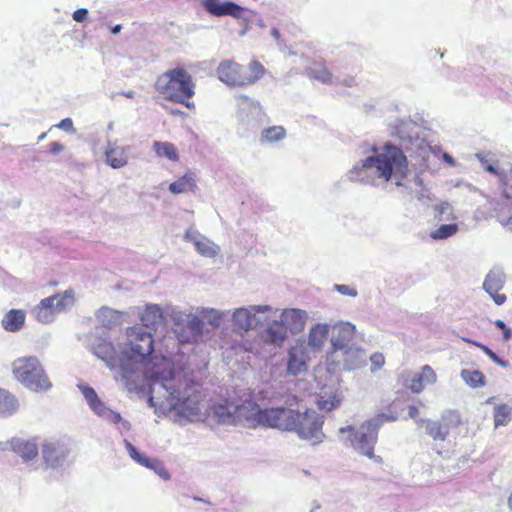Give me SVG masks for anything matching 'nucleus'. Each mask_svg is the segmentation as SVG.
Segmentation results:
<instances>
[{
	"label": "nucleus",
	"mask_w": 512,
	"mask_h": 512,
	"mask_svg": "<svg viewBox=\"0 0 512 512\" xmlns=\"http://www.w3.org/2000/svg\"><path fill=\"white\" fill-rule=\"evenodd\" d=\"M202 6L206 12L216 17L231 16L236 19H241L245 14L243 7L231 1L202 0Z\"/></svg>",
	"instance_id": "16"
},
{
	"label": "nucleus",
	"mask_w": 512,
	"mask_h": 512,
	"mask_svg": "<svg viewBox=\"0 0 512 512\" xmlns=\"http://www.w3.org/2000/svg\"><path fill=\"white\" fill-rule=\"evenodd\" d=\"M273 34H274L275 36H278V31H277V30H274V31H273Z\"/></svg>",
	"instance_id": "59"
},
{
	"label": "nucleus",
	"mask_w": 512,
	"mask_h": 512,
	"mask_svg": "<svg viewBox=\"0 0 512 512\" xmlns=\"http://www.w3.org/2000/svg\"><path fill=\"white\" fill-rule=\"evenodd\" d=\"M444 158L446 159V161H448L449 163L453 164V158L450 155L445 154Z\"/></svg>",
	"instance_id": "54"
},
{
	"label": "nucleus",
	"mask_w": 512,
	"mask_h": 512,
	"mask_svg": "<svg viewBox=\"0 0 512 512\" xmlns=\"http://www.w3.org/2000/svg\"><path fill=\"white\" fill-rule=\"evenodd\" d=\"M509 231L512 232V215L506 220V222L503 224Z\"/></svg>",
	"instance_id": "51"
},
{
	"label": "nucleus",
	"mask_w": 512,
	"mask_h": 512,
	"mask_svg": "<svg viewBox=\"0 0 512 512\" xmlns=\"http://www.w3.org/2000/svg\"><path fill=\"white\" fill-rule=\"evenodd\" d=\"M145 377L150 382H160L161 385L169 390L170 387L164 383L170 381L174 377V362L168 356H155L148 363L145 370Z\"/></svg>",
	"instance_id": "12"
},
{
	"label": "nucleus",
	"mask_w": 512,
	"mask_h": 512,
	"mask_svg": "<svg viewBox=\"0 0 512 512\" xmlns=\"http://www.w3.org/2000/svg\"><path fill=\"white\" fill-rule=\"evenodd\" d=\"M185 238H186L187 240H189V241H191V240H192L191 235H190L189 233H186Z\"/></svg>",
	"instance_id": "58"
},
{
	"label": "nucleus",
	"mask_w": 512,
	"mask_h": 512,
	"mask_svg": "<svg viewBox=\"0 0 512 512\" xmlns=\"http://www.w3.org/2000/svg\"><path fill=\"white\" fill-rule=\"evenodd\" d=\"M67 448L58 440H46L42 444V457L47 467L60 466L67 457Z\"/></svg>",
	"instance_id": "18"
},
{
	"label": "nucleus",
	"mask_w": 512,
	"mask_h": 512,
	"mask_svg": "<svg viewBox=\"0 0 512 512\" xmlns=\"http://www.w3.org/2000/svg\"><path fill=\"white\" fill-rule=\"evenodd\" d=\"M486 170H487L488 172H491V173H496V170H495V168H494L492 165H488V166L486 167Z\"/></svg>",
	"instance_id": "53"
},
{
	"label": "nucleus",
	"mask_w": 512,
	"mask_h": 512,
	"mask_svg": "<svg viewBox=\"0 0 512 512\" xmlns=\"http://www.w3.org/2000/svg\"><path fill=\"white\" fill-rule=\"evenodd\" d=\"M463 340L468 344H471V345H474V346L480 348L494 363L498 364L499 366L504 367V368L509 366L508 361L503 360L500 357H498V355L494 351H492L488 346H486L482 343H478L474 340L467 339V338H463Z\"/></svg>",
	"instance_id": "40"
},
{
	"label": "nucleus",
	"mask_w": 512,
	"mask_h": 512,
	"mask_svg": "<svg viewBox=\"0 0 512 512\" xmlns=\"http://www.w3.org/2000/svg\"><path fill=\"white\" fill-rule=\"evenodd\" d=\"M436 379L434 370L429 365H424L421 372L413 375L408 387L414 393H420L427 384L435 383Z\"/></svg>",
	"instance_id": "24"
},
{
	"label": "nucleus",
	"mask_w": 512,
	"mask_h": 512,
	"mask_svg": "<svg viewBox=\"0 0 512 512\" xmlns=\"http://www.w3.org/2000/svg\"><path fill=\"white\" fill-rule=\"evenodd\" d=\"M131 456L143 466L154 469L165 478L168 477V472L166 471V469L163 467L162 463L159 460L141 456L133 447H131Z\"/></svg>",
	"instance_id": "34"
},
{
	"label": "nucleus",
	"mask_w": 512,
	"mask_h": 512,
	"mask_svg": "<svg viewBox=\"0 0 512 512\" xmlns=\"http://www.w3.org/2000/svg\"><path fill=\"white\" fill-rule=\"evenodd\" d=\"M283 316H284L285 320L296 319V318L297 319H301L302 318L301 312L299 310H296V309H292L290 311L284 312Z\"/></svg>",
	"instance_id": "49"
},
{
	"label": "nucleus",
	"mask_w": 512,
	"mask_h": 512,
	"mask_svg": "<svg viewBox=\"0 0 512 512\" xmlns=\"http://www.w3.org/2000/svg\"><path fill=\"white\" fill-rule=\"evenodd\" d=\"M329 334L328 324H316L309 333L308 343L311 347L320 349L327 340Z\"/></svg>",
	"instance_id": "31"
},
{
	"label": "nucleus",
	"mask_w": 512,
	"mask_h": 512,
	"mask_svg": "<svg viewBox=\"0 0 512 512\" xmlns=\"http://www.w3.org/2000/svg\"><path fill=\"white\" fill-rule=\"evenodd\" d=\"M460 424L459 416L450 413L443 416L439 421H428L426 430L434 440L444 441Z\"/></svg>",
	"instance_id": "14"
},
{
	"label": "nucleus",
	"mask_w": 512,
	"mask_h": 512,
	"mask_svg": "<svg viewBox=\"0 0 512 512\" xmlns=\"http://www.w3.org/2000/svg\"><path fill=\"white\" fill-rule=\"evenodd\" d=\"M79 389L81 390L90 408L95 413H97L102 408L104 403L99 399L96 391L92 387L87 385H79Z\"/></svg>",
	"instance_id": "37"
},
{
	"label": "nucleus",
	"mask_w": 512,
	"mask_h": 512,
	"mask_svg": "<svg viewBox=\"0 0 512 512\" xmlns=\"http://www.w3.org/2000/svg\"><path fill=\"white\" fill-rule=\"evenodd\" d=\"M342 402V394L334 385H324L316 395V405L319 410L330 412Z\"/></svg>",
	"instance_id": "19"
},
{
	"label": "nucleus",
	"mask_w": 512,
	"mask_h": 512,
	"mask_svg": "<svg viewBox=\"0 0 512 512\" xmlns=\"http://www.w3.org/2000/svg\"><path fill=\"white\" fill-rule=\"evenodd\" d=\"M494 324L503 331V340L509 341L512 337L511 329L502 320H496Z\"/></svg>",
	"instance_id": "45"
},
{
	"label": "nucleus",
	"mask_w": 512,
	"mask_h": 512,
	"mask_svg": "<svg viewBox=\"0 0 512 512\" xmlns=\"http://www.w3.org/2000/svg\"><path fill=\"white\" fill-rule=\"evenodd\" d=\"M461 378L471 388L483 387L486 384L485 375L479 370L463 369Z\"/></svg>",
	"instance_id": "35"
},
{
	"label": "nucleus",
	"mask_w": 512,
	"mask_h": 512,
	"mask_svg": "<svg viewBox=\"0 0 512 512\" xmlns=\"http://www.w3.org/2000/svg\"><path fill=\"white\" fill-rule=\"evenodd\" d=\"M286 136V131L282 126H272L263 130L261 142L272 143L282 140Z\"/></svg>",
	"instance_id": "38"
},
{
	"label": "nucleus",
	"mask_w": 512,
	"mask_h": 512,
	"mask_svg": "<svg viewBox=\"0 0 512 512\" xmlns=\"http://www.w3.org/2000/svg\"><path fill=\"white\" fill-rule=\"evenodd\" d=\"M355 326L351 323H339L333 326L331 344L332 349L328 354V359L338 356L339 350L352 346L351 343L355 337Z\"/></svg>",
	"instance_id": "13"
},
{
	"label": "nucleus",
	"mask_w": 512,
	"mask_h": 512,
	"mask_svg": "<svg viewBox=\"0 0 512 512\" xmlns=\"http://www.w3.org/2000/svg\"><path fill=\"white\" fill-rule=\"evenodd\" d=\"M19 407L18 400L8 390L0 388V416L6 417L14 414Z\"/></svg>",
	"instance_id": "30"
},
{
	"label": "nucleus",
	"mask_w": 512,
	"mask_h": 512,
	"mask_svg": "<svg viewBox=\"0 0 512 512\" xmlns=\"http://www.w3.org/2000/svg\"><path fill=\"white\" fill-rule=\"evenodd\" d=\"M295 428L292 431L296 432L303 439H320L322 435V425L324 423L323 417L313 409H307L304 413L297 411L295 418Z\"/></svg>",
	"instance_id": "11"
},
{
	"label": "nucleus",
	"mask_w": 512,
	"mask_h": 512,
	"mask_svg": "<svg viewBox=\"0 0 512 512\" xmlns=\"http://www.w3.org/2000/svg\"><path fill=\"white\" fill-rule=\"evenodd\" d=\"M203 322L197 316L183 314L174 317L173 331L182 344L196 342L202 335Z\"/></svg>",
	"instance_id": "10"
},
{
	"label": "nucleus",
	"mask_w": 512,
	"mask_h": 512,
	"mask_svg": "<svg viewBox=\"0 0 512 512\" xmlns=\"http://www.w3.org/2000/svg\"><path fill=\"white\" fill-rule=\"evenodd\" d=\"M505 281V274L500 270H491L485 277L483 289L491 296L496 305H502L507 300L506 295L500 293Z\"/></svg>",
	"instance_id": "17"
},
{
	"label": "nucleus",
	"mask_w": 512,
	"mask_h": 512,
	"mask_svg": "<svg viewBox=\"0 0 512 512\" xmlns=\"http://www.w3.org/2000/svg\"><path fill=\"white\" fill-rule=\"evenodd\" d=\"M408 414L411 418H416L419 414V410L415 405H410L408 408Z\"/></svg>",
	"instance_id": "50"
},
{
	"label": "nucleus",
	"mask_w": 512,
	"mask_h": 512,
	"mask_svg": "<svg viewBox=\"0 0 512 512\" xmlns=\"http://www.w3.org/2000/svg\"><path fill=\"white\" fill-rule=\"evenodd\" d=\"M493 417L495 427L506 426L512 418V407L506 403L495 405Z\"/></svg>",
	"instance_id": "33"
},
{
	"label": "nucleus",
	"mask_w": 512,
	"mask_h": 512,
	"mask_svg": "<svg viewBox=\"0 0 512 512\" xmlns=\"http://www.w3.org/2000/svg\"><path fill=\"white\" fill-rule=\"evenodd\" d=\"M334 288H335V290H337L340 294H342L344 296L356 297L358 294L357 289L352 286H349V285L336 284L334 286Z\"/></svg>",
	"instance_id": "44"
},
{
	"label": "nucleus",
	"mask_w": 512,
	"mask_h": 512,
	"mask_svg": "<svg viewBox=\"0 0 512 512\" xmlns=\"http://www.w3.org/2000/svg\"><path fill=\"white\" fill-rule=\"evenodd\" d=\"M306 72L310 78L322 83H330L332 81L333 75L323 60L314 62L313 66L307 68Z\"/></svg>",
	"instance_id": "32"
},
{
	"label": "nucleus",
	"mask_w": 512,
	"mask_h": 512,
	"mask_svg": "<svg viewBox=\"0 0 512 512\" xmlns=\"http://www.w3.org/2000/svg\"><path fill=\"white\" fill-rule=\"evenodd\" d=\"M195 82L192 75L183 67L169 69L158 76L155 82L156 91L167 101L184 105L192 110L195 95Z\"/></svg>",
	"instance_id": "1"
},
{
	"label": "nucleus",
	"mask_w": 512,
	"mask_h": 512,
	"mask_svg": "<svg viewBox=\"0 0 512 512\" xmlns=\"http://www.w3.org/2000/svg\"><path fill=\"white\" fill-rule=\"evenodd\" d=\"M130 146H120L116 143H109L106 151V163L114 168L119 169L128 163Z\"/></svg>",
	"instance_id": "21"
},
{
	"label": "nucleus",
	"mask_w": 512,
	"mask_h": 512,
	"mask_svg": "<svg viewBox=\"0 0 512 512\" xmlns=\"http://www.w3.org/2000/svg\"><path fill=\"white\" fill-rule=\"evenodd\" d=\"M266 73L265 67L258 60H251L244 66L233 59L220 61L216 68L217 78L230 87H246L255 84Z\"/></svg>",
	"instance_id": "3"
},
{
	"label": "nucleus",
	"mask_w": 512,
	"mask_h": 512,
	"mask_svg": "<svg viewBox=\"0 0 512 512\" xmlns=\"http://www.w3.org/2000/svg\"><path fill=\"white\" fill-rule=\"evenodd\" d=\"M287 336V328L282 321H273L264 331L263 339L266 343L276 346L282 345Z\"/></svg>",
	"instance_id": "25"
},
{
	"label": "nucleus",
	"mask_w": 512,
	"mask_h": 512,
	"mask_svg": "<svg viewBox=\"0 0 512 512\" xmlns=\"http://www.w3.org/2000/svg\"><path fill=\"white\" fill-rule=\"evenodd\" d=\"M73 290H66L42 299L33 309L34 317L41 323H50L59 313L66 311L74 304Z\"/></svg>",
	"instance_id": "9"
},
{
	"label": "nucleus",
	"mask_w": 512,
	"mask_h": 512,
	"mask_svg": "<svg viewBox=\"0 0 512 512\" xmlns=\"http://www.w3.org/2000/svg\"><path fill=\"white\" fill-rule=\"evenodd\" d=\"M95 354L102 359L111 369L118 366L119 355L114 346L109 342H102L95 348Z\"/></svg>",
	"instance_id": "29"
},
{
	"label": "nucleus",
	"mask_w": 512,
	"mask_h": 512,
	"mask_svg": "<svg viewBox=\"0 0 512 512\" xmlns=\"http://www.w3.org/2000/svg\"><path fill=\"white\" fill-rule=\"evenodd\" d=\"M140 320L143 326L156 331L157 327L164 321L163 311L158 305H146L140 315Z\"/></svg>",
	"instance_id": "23"
},
{
	"label": "nucleus",
	"mask_w": 512,
	"mask_h": 512,
	"mask_svg": "<svg viewBox=\"0 0 512 512\" xmlns=\"http://www.w3.org/2000/svg\"><path fill=\"white\" fill-rule=\"evenodd\" d=\"M307 369L306 362L298 359L295 351L291 350L289 352V360H288V371L292 375H297Z\"/></svg>",
	"instance_id": "41"
},
{
	"label": "nucleus",
	"mask_w": 512,
	"mask_h": 512,
	"mask_svg": "<svg viewBox=\"0 0 512 512\" xmlns=\"http://www.w3.org/2000/svg\"><path fill=\"white\" fill-rule=\"evenodd\" d=\"M167 392L171 406L179 414L191 420L199 416L200 403L203 399L199 384L186 382L182 389L170 387Z\"/></svg>",
	"instance_id": "5"
},
{
	"label": "nucleus",
	"mask_w": 512,
	"mask_h": 512,
	"mask_svg": "<svg viewBox=\"0 0 512 512\" xmlns=\"http://www.w3.org/2000/svg\"><path fill=\"white\" fill-rule=\"evenodd\" d=\"M172 194L195 192L197 189L196 177L193 172H187L169 185Z\"/></svg>",
	"instance_id": "27"
},
{
	"label": "nucleus",
	"mask_w": 512,
	"mask_h": 512,
	"mask_svg": "<svg viewBox=\"0 0 512 512\" xmlns=\"http://www.w3.org/2000/svg\"><path fill=\"white\" fill-rule=\"evenodd\" d=\"M45 135H46V134H45V133H43V134L39 137V139H43V138H45Z\"/></svg>",
	"instance_id": "60"
},
{
	"label": "nucleus",
	"mask_w": 512,
	"mask_h": 512,
	"mask_svg": "<svg viewBox=\"0 0 512 512\" xmlns=\"http://www.w3.org/2000/svg\"><path fill=\"white\" fill-rule=\"evenodd\" d=\"M56 127L63 129L65 131H71L73 130V122L70 118H65L61 120L60 123L56 125Z\"/></svg>",
	"instance_id": "47"
},
{
	"label": "nucleus",
	"mask_w": 512,
	"mask_h": 512,
	"mask_svg": "<svg viewBox=\"0 0 512 512\" xmlns=\"http://www.w3.org/2000/svg\"><path fill=\"white\" fill-rule=\"evenodd\" d=\"M124 352L137 361H143L154 352V339L150 332L140 326L126 328Z\"/></svg>",
	"instance_id": "8"
},
{
	"label": "nucleus",
	"mask_w": 512,
	"mask_h": 512,
	"mask_svg": "<svg viewBox=\"0 0 512 512\" xmlns=\"http://www.w3.org/2000/svg\"><path fill=\"white\" fill-rule=\"evenodd\" d=\"M245 410H246V408H245V407H240V406H239V407H237V411H238V413H239L240 415L244 414V411H245Z\"/></svg>",
	"instance_id": "55"
},
{
	"label": "nucleus",
	"mask_w": 512,
	"mask_h": 512,
	"mask_svg": "<svg viewBox=\"0 0 512 512\" xmlns=\"http://www.w3.org/2000/svg\"><path fill=\"white\" fill-rule=\"evenodd\" d=\"M270 307L267 305L252 306L251 310L247 308H238L233 313L232 322L233 329L236 332H247L257 324L255 313L269 311Z\"/></svg>",
	"instance_id": "15"
},
{
	"label": "nucleus",
	"mask_w": 512,
	"mask_h": 512,
	"mask_svg": "<svg viewBox=\"0 0 512 512\" xmlns=\"http://www.w3.org/2000/svg\"><path fill=\"white\" fill-rule=\"evenodd\" d=\"M121 28H122V27H121V25H116V26H114V27L112 28V33H113V34H117V33H119V32H120V30H121Z\"/></svg>",
	"instance_id": "52"
},
{
	"label": "nucleus",
	"mask_w": 512,
	"mask_h": 512,
	"mask_svg": "<svg viewBox=\"0 0 512 512\" xmlns=\"http://www.w3.org/2000/svg\"><path fill=\"white\" fill-rule=\"evenodd\" d=\"M152 150L158 158L167 159L173 163H177L180 160L178 148L171 142L154 141L152 144Z\"/></svg>",
	"instance_id": "26"
},
{
	"label": "nucleus",
	"mask_w": 512,
	"mask_h": 512,
	"mask_svg": "<svg viewBox=\"0 0 512 512\" xmlns=\"http://www.w3.org/2000/svg\"><path fill=\"white\" fill-rule=\"evenodd\" d=\"M297 411L285 408H265L258 409L253 416V419H247L248 427L265 426L270 428H277L284 431H292L295 428V418Z\"/></svg>",
	"instance_id": "6"
},
{
	"label": "nucleus",
	"mask_w": 512,
	"mask_h": 512,
	"mask_svg": "<svg viewBox=\"0 0 512 512\" xmlns=\"http://www.w3.org/2000/svg\"><path fill=\"white\" fill-rule=\"evenodd\" d=\"M26 319V313L22 309H11L3 317L1 323L4 330L17 332L22 329Z\"/></svg>",
	"instance_id": "28"
},
{
	"label": "nucleus",
	"mask_w": 512,
	"mask_h": 512,
	"mask_svg": "<svg viewBox=\"0 0 512 512\" xmlns=\"http://www.w3.org/2000/svg\"><path fill=\"white\" fill-rule=\"evenodd\" d=\"M494 399H495L494 397H489V398L486 400V403H487V404H491V403H493V402H494Z\"/></svg>",
	"instance_id": "57"
},
{
	"label": "nucleus",
	"mask_w": 512,
	"mask_h": 512,
	"mask_svg": "<svg viewBox=\"0 0 512 512\" xmlns=\"http://www.w3.org/2000/svg\"><path fill=\"white\" fill-rule=\"evenodd\" d=\"M332 364L342 365L345 370L357 368L363 362V351L349 346L339 350L338 356L328 359Z\"/></svg>",
	"instance_id": "20"
},
{
	"label": "nucleus",
	"mask_w": 512,
	"mask_h": 512,
	"mask_svg": "<svg viewBox=\"0 0 512 512\" xmlns=\"http://www.w3.org/2000/svg\"><path fill=\"white\" fill-rule=\"evenodd\" d=\"M508 506L512 510V494L508 498Z\"/></svg>",
	"instance_id": "56"
},
{
	"label": "nucleus",
	"mask_w": 512,
	"mask_h": 512,
	"mask_svg": "<svg viewBox=\"0 0 512 512\" xmlns=\"http://www.w3.org/2000/svg\"><path fill=\"white\" fill-rule=\"evenodd\" d=\"M381 421L369 420L363 423L359 431H355L352 426H346L340 429L341 433L350 432L354 433L352 445L361 454L373 459L376 463H382V458L374 454V446L378 439V430Z\"/></svg>",
	"instance_id": "7"
},
{
	"label": "nucleus",
	"mask_w": 512,
	"mask_h": 512,
	"mask_svg": "<svg viewBox=\"0 0 512 512\" xmlns=\"http://www.w3.org/2000/svg\"><path fill=\"white\" fill-rule=\"evenodd\" d=\"M372 371L381 369L385 364V357L382 353L376 352L370 357Z\"/></svg>",
	"instance_id": "43"
},
{
	"label": "nucleus",
	"mask_w": 512,
	"mask_h": 512,
	"mask_svg": "<svg viewBox=\"0 0 512 512\" xmlns=\"http://www.w3.org/2000/svg\"><path fill=\"white\" fill-rule=\"evenodd\" d=\"M65 149V146L61 144L60 142H51L49 144V152L52 154H58L62 152Z\"/></svg>",
	"instance_id": "48"
},
{
	"label": "nucleus",
	"mask_w": 512,
	"mask_h": 512,
	"mask_svg": "<svg viewBox=\"0 0 512 512\" xmlns=\"http://www.w3.org/2000/svg\"><path fill=\"white\" fill-rule=\"evenodd\" d=\"M375 156L367 157L363 161V168H375V174L385 182L394 180L396 185H401L402 180L407 176L408 162L403 151L390 143H386Z\"/></svg>",
	"instance_id": "2"
},
{
	"label": "nucleus",
	"mask_w": 512,
	"mask_h": 512,
	"mask_svg": "<svg viewBox=\"0 0 512 512\" xmlns=\"http://www.w3.org/2000/svg\"><path fill=\"white\" fill-rule=\"evenodd\" d=\"M12 450L24 461L34 460L38 456V443L36 439L13 438L10 442Z\"/></svg>",
	"instance_id": "22"
},
{
	"label": "nucleus",
	"mask_w": 512,
	"mask_h": 512,
	"mask_svg": "<svg viewBox=\"0 0 512 512\" xmlns=\"http://www.w3.org/2000/svg\"><path fill=\"white\" fill-rule=\"evenodd\" d=\"M458 231V225L457 224H443L436 230L432 231L430 233V237L434 240H442L447 239L454 234H456Z\"/></svg>",
	"instance_id": "39"
},
{
	"label": "nucleus",
	"mask_w": 512,
	"mask_h": 512,
	"mask_svg": "<svg viewBox=\"0 0 512 512\" xmlns=\"http://www.w3.org/2000/svg\"><path fill=\"white\" fill-rule=\"evenodd\" d=\"M13 375L26 388L35 392H44L52 387L40 360L36 356L17 358L13 362Z\"/></svg>",
	"instance_id": "4"
},
{
	"label": "nucleus",
	"mask_w": 512,
	"mask_h": 512,
	"mask_svg": "<svg viewBox=\"0 0 512 512\" xmlns=\"http://www.w3.org/2000/svg\"><path fill=\"white\" fill-rule=\"evenodd\" d=\"M72 17L76 22H83L88 17V10L85 8H79L73 12Z\"/></svg>",
	"instance_id": "46"
},
{
	"label": "nucleus",
	"mask_w": 512,
	"mask_h": 512,
	"mask_svg": "<svg viewBox=\"0 0 512 512\" xmlns=\"http://www.w3.org/2000/svg\"><path fill=\"white\" fill-rule=\"evenodd\" d=\"M193 244L202 256L215 257L218 253V247L205 237L195 238L192 240Z\"/></svg>",
	"instance_id": "36"
},
{
	"label": "nucleus",
	"mask_w": 512,
	"mask_h": 512,
	"mask_svg": "<svg viewBox=\"0 0 512 512\" xmlns=\"http://www.w3.org/2000/svg\"><path fill=\"white\" fill-rule=\"evenodd\" d=\"M96 414L114 424H118L122 419L118 412L111 410L105 404Z\"/></svg>",
	"instance_id": "42"
}]
</instances>
